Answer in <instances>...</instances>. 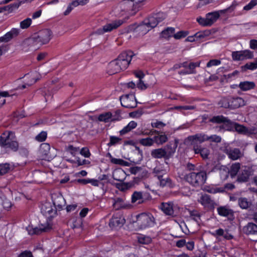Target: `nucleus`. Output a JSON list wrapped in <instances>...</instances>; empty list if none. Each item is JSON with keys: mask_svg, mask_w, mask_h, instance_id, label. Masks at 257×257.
Wrapping results in <instances>:
<instances>
[{"mask_svg": "<svg viewBox=\"0 0 257 257\" xmlns=\"http://www.w3.org/2000/svg\"><path fill=\"white\" fill-rule=\"evenodd\" d=\"M134 56L135 54L132 51L128 50L122 52L116 59L108 63L107 73L111 75L125 70L128 67Z\"/></svg>", "mask_w": 257, "mask_h": 257, "instance_id": "obj_1", "label": "nucleus"}, {"mask_svg": "<svg viewBox=\"0 0 257 257\" xmlns=\"http://www.w3.org/2000/svg\"><path fill=\"white\" fill-rule=\"evenodd\" d=\"M132 6L128 5L122 4L120 7V13L118 14L119 17H124L122 20H115L112 21L111 23L106 24L102 28L96 29L93 34L97 35H101L105 33L110 32L113 30L116 29L122 25L123 23L130 18V17L133 15L130 12Z\"/></svg>", "mask_w": 257, "mask_h": 257, "instance_id": "obj_2", "label": "nucleus"}, {"mask_svg": "<svg viewBox=\"0 0 257 257\" xmlns=\"http://www.w3.org/2000/svg\"><path fill=\"white\" fill-rule=\"evenodd\" d=\"M0 146L17 152L19 149V143L16 141L15 133L10 131H4L0 136Z\"/></svg>", "mask_w": 257, "mask_h": 257, "instance_id": "obj_3", "label": "nucleus"}, {"mask_svg": "<svg viewBox=\"0 0 257 257\" xmlns=\"http://www.w3.org/2000/svg\"><path fill=\"white\" fill-rule=\"evenodd\" d=\"M209 141L210 142L215 143H220L221 141V138L216 135H207L200 133L196 134L195 135L190 136L184 140L185 144H196L197 143H202L205 141Z\"/></svg>", "mask_w": 257, "mask_h": 257, "instance_id": "obj_4", "label": "nucleus"}, {"mask_svg": "<svg viewBox=\"0 0 257 257\" xmlns=\"http://www.w3.org/2000/svg\"><path fill=\"white\" fill-rule=\"evenodd\" d=\"M52 32L50 29H44L34 34L27 41L29 43H34L44 45L48 43L52 38Z\"/></svg>", "mask_w": 257, "mask_h": 257, "instance_id": "obj_5", "label": "nucleus"}, {"mask_svg": "<svg viewBox=\"0 0 257 257\" xmlns=\"http://www.w3.org/2000/svg\"><path fill=\"white\" fill-rule=\"evenodd\" d=\"M207 176L205 172L200 171L198 173L192 172L185 177L187 182L194 187H199L203 185L206 180Z\"/></svg>", "mask_w": 257, "mask_h": 257, "instance_id": "obj_6", "label": "nucleus"}, {"mask_svg": "<svg viewBox=\"0 0 257 257\" xmlns=\"http://www.w3.org/2000/svg\"><path fill=\"white\" fill-rule=\"evenodd\" d=\"M166 17V14L162 12L153 13L145 19L143 23L148 28L149 30L156 27L159 23L162 22Z\"/></svg>", "mask_w": 257, "mask_h": 257, "instance_id": "obj_7", "label": "nucleus"}, {"mask_svg": "<svg viewBox=\"0 0 257 257\" xmlns=\"http://www.w3.org/2000/svg\"><path fill=\"white\" fill-rule=\"evenodd\" d=\"M137 223L140 228L144 229L153 226L155 219L151 214L144 213L137 216Z\"/></svg>", "mask_w": 257, "mask_h": 257, "instance_id": "obj_8", "label": "nucleus"}, {"mask_svg": "<svg viewBox=\"0 0 257 257\" xmlns=\"http://www.w3.org/2000/svg\"><path fill=\"white\" fill-rule=\"evenodd\" d=\"M222 151L232 161L240 159L243 156V152L240 149L230 146V145L225 146Z\"/></svg>", "mask_w": 257, "mask_h": 257, "instance_id": "obj_9", "label": "nucleus"}, {"mask_svg": "<svg viewBox=\"0 0 257 257\" xmlns=\"http://www.w3.org/2000/svg\"><path fill=\"white\" fill-rule=\"evenodd\" d=\"M121 105L127 108H134L137 106L135 95L133 94H126L120 97Z\"/></svg>", "mask_w": 257, "mask_h": 257, "instance_id": "obj_10", "label": "nucleus"}, {"mask_svg": "<svg viewBox=\"0 0 257 257\" xmlns=\"http://www.w3.org/2000/svg\"><path fill=\"white\" fill-rule=\"evenodd\" d=\"M253 170L250 166H242L240 173L237 176V181L239 183L246 182L249 178L252 175Z\"/></svg>", "mask_w": 257, "mask_h": 257, "instance_id": "obj_11", "label": "nucleus"}, {"mask_svg": "<svg viewBox=\"0 0 257 257\" xmlns=\"http://www.w3.org/2000/svg\"><path fill=\"white\" fill-rule=\"evenodd\" d=\"M179 141L178 139H175L174 141H170L168 144L163 148L166 152L167 159H169L176 152L178 146Z\"/></svg>", "mask_w": 257, "mask_h": 257, "instance_id": "obj_12", "label": "nucleus"}, {"mask_svg": "<svg viewBox=\"0 0 257 257\" xmlns=\"http://www.w3.org/2000/svg\"><path fill=\"white\" fill-rule=\"evenodd\" d=\"M51 228V226L48 223H46L45 224H41L39 227H36L35 228L29 227L27 228V230L29 234L30 235L39 234L43 232L48 231Z\"/></svg>", "mask_w": 257, "mask_h": 257, "instance_id": "obj_13", "label": "nucleus"}, {"mask_svg": "<svg viewBox=\"0 0 257 257\" xmlns=\"http://www.w3.org/2000/svg\"><path fill=\"white\" fill-rule=\"evenodd\" d=\"M125 220L124 218L120 215L113 216L109 221V225L112 229H117L120 228L124 224Z\"/></svg>", "mask_w": 257, "mask_h": 257, "instance_id": "obj_14", "label": "nucleus"}, {"mask_svg": "<svg viewBox=\"0 0 257 257\" xmlns=\"http://www.w3.org/2000/svg\"><path fill=\"white\" fill-rule=\"evenodd\" d=\"M200 143H197L196 144H185L187 146H193V150L195 154H200L201 157L203 159H207L210 154V151L206 148H201L198 146Z\"/></svg>", "mask_w": 257, "mask_h": 257, "instance_id": "obj_15", "label": "nucleus"}, {"mask_svg": "<svg viewBox=\"0 0 257 257\" xmlns=\"http://www.w3.org/2000/svg\"><path fill=\"white\" fill-rule=\"evenodd\" d=\"M20 33V30L18 28H12L11 30L3 36L0 37V42H8L14 38L16 37Z\"/></svg>", "mask_w": 257, "mask_h": 257, "instance_id": "obj_16", "label": "nucleus"}, {"mask_svg": "<svg viewBox=\"0 0 257 257\" xmlns=\"http://www.w3.org/2000/svg\"><path fill=\"white\" fill-rule=\"evenodd\" d=\"M144 197L150 198L151 196L149 193L135 191L132 196V202L133 203L137 202L138 204L143 203L145 201Z\"/></svg>", "mask_w": 257, "mask_h": 257, "instance_id": "obj_17", "label": "nucleus"}, {"mask_svg": "<svg viewBox=\"0 0 257 257\" xmlns=\"http://www.w3.org/2000/svg\"><path fill=\"white\" fill-rule=\"evenodd\" d=\"M242 231L247 235H257V224L253 222H248L243 227Z\"/></svg>", "mask_w": 257, "mask_h": 257, "instance_id": "obj_18", "label": "nucleus"}, {"mask_svg": "<svg viewBox=\"0 0 257 257\" xmlns=\"http://www.w3.org/2000/svg\"><path fill=\"white\" fill-rule=\"evenodd\" d=\"M42 213L48 217H53L56 214V210L54 209L50 203H45L41 207Z\"/></svg>", "mask_w": 257, "mask_h": 257, "instance_id": "obj_19", "label": "nucleus"}, {"mask_svg": "<svg viewBox=\"0 0 257 257\" xmlns=\"http://www.w3.org/2000/svg\"><path fill=\"white\" fill-rule=\"evenodd\" d=\"M200 64V62H189L187 69L180 70V71L179 72V73L180 75L195 74L196 73L195 68L199 67Z\"/></svg>", "mask_w": 257, "mask_h": 257, "instance_id": "obj_20", "label": "nucleus"}, {"mask_svg": "<svg viewBox=\"0 0 257 257\" xmlns=\"http://www.w3.org/2000/svg\"><path fill=\"white\" fill-rule=\"evenodd\" d=\"M169 165L167 162H163L162 163H159L154 169V173L156 174H165L169 170Z\"/></svg>", "mask_w": 257, "mask_h": 257, "instance_id": "obj_21", "label": "nucleus"}, {"mask_svg": "<svg viewBox=\"0 0 257 257\" xmlns=\"http://www.w3.org/2000/svg\"><path fill=\"white\" fill-rule=\"evenodd\" d=\"M230 97V109H234L241 107L244 105L243 99L240 97Z\"/></svg>", "mask_w": 257, "mask_h": 257, "instance_id": "obj_22", "label": "nucleus"}, {"mask_svg": "<svg viewBox=\"0 0 257 257\" xmlns=\"http://www.w3.org/2000/svg\"><path fill=\"white\" fill-rule=\"evenodd\" d=\"M112 114L111 112H106L100 114L98 116V120L104 122H108L109 121H114L119 120V118H112Z\"/></svg>", "mask_w": 257, "mask_h": 257, "instance_id": "obj_23", "label": "nucleus"}, {"mask_svg": "<svg viewBox=\"0 0 257 257\" xmlns=\"http://www.w3.org/2000/svg\"><path fill=\"white\" fill-rule=\"evenodd\" d=\"M52 198L54 205L59 210L62 209L66 204L65 200L61 195H55Z\"/></svg>", "mask_w": 257, "mask_h": 257, "instance_id": "obj_24", "label": "nucleus"}, {"mask_svg": "<svg viewBox=\"0 0 257 257\" xmlns=\"http://www.w3.org/2000/svg\"><path fill=\"white\" fill-rule=\"evenodd\" d=\"M236 86H238L241 90L246 91L254 89L255 84L254 82L245 81L240 82L238 85H236Z\"/></svg>", "mask_w": 257, "mask_h": 257, "instance_id": "obj_25", "label": "nucleus"}, {"mask_svg": "<svg viewBox=\"0 0 257 257\" xmlns=\"http://www.w3.org/2000/svg\"><path fill=\"white\" fill-rule=\"evenodd\" d=\"M158 179L159 181L160 185L162 187H171V179L165 174H158L156 176Z\"/></svg>", "mask_w": 257, "mask_h": 257, "instance_id": "obj_26", "label": "nucleus"}, {"mask_svg": "<svg viewBox=\"0 0 257 257\" xmlns=\"http://www.w3.org/2000/svg\"><path fill=\"white\" fill-rule=\"evenodd\" d=\"M151 156L154 158L161 159L164 158L165 160H167L166 152L163 148L153 150L151 152Z\"/></svg>", "mask_w": 257, "mask_h": 257, "instance_id": "obj_27", "label": "nucleus"}, {"mask_svg": "<svg viewBox=\"0 0 257 257\" xmlns=\"http://www.w3.org/2000/svg\"><path fill=\"white\" fill-rule=\"evenodd\" d=\"M219 170L220 171V175L221 179L223 180H225L228 177L229 174V170L225 166H218L216 165L214 168V170Z\"/></svg>", "mask_w": 257, "mask_h": 257, "instance_id": "obj_28", "label": "nucleus"}, {"mask_svg": "<svg viewBox=\"0 0 257 257\" xmlns=\"http://www.w3.org/2000/svg\"><path fill=\"white\" fill-rule=\"evenodd\" d=\"M207 20L211 26L219 18L220 14L218 12H212L206 14Z\"/></svg>", "mask_w": 257, "mask_h": 257, "instance_id": "obj_29", "label": "nucleus"}, {"mask_svg": "<svg viewBox=\"0 0 257 257\" xmlns=\"http://www.w3.org/2000/svg\"><path fill=\"white\" fill-rule=\"evenodd\" d=\"M198 202L205 207L211 206L213 204L210 196L205 194L201 196L198 199Z\"/></svg>", "mask_w": 257, "mask_h": 257, "instance_id": "obj_30", "label": "nucleus"}, {"mask_svg": "<svg viewBox=\"0 0 257 257\" xmlns=\"http://www.w3.org/2000/svg\"><path fill=\"white\" fill-rule=\"evenodd\" d=\"M175 32V29L173 27H167L161 33L160 36L162 38L169 39L173 37Z\"/></svg>", "mask_w": 257, "mask_h": 257, "instance_id": "obj_31", "label": "nucleus"}, {"mask_svg": "<svg viewBox=\"0 0 257 257\" xmlns=\"http://www.w3.org/2000/svg\"><path fill=\"white\" fill-rule=\"evenodd\" d=\"M218 214L220 216L227 217L230 215H232L233 211L225 206H221L217 208Z\"/></svg>", "mask_w": 257, "mask_h": 257, "instance_id": "obj_32", "label": "nucleus"}, {"mask_svg": "<svg viewBox=\"0 0 257 257\" xmlns=\"http://www.w3.org/2000/svg\"><path fill=\"white\" fill-rule=\"evenodd\" d=\"M153 138L154 140V143H156L158 145H163L167 142L168 140L167 135L165 134L155 136Z\"/></svg>", "mask_w": 257, "mask_h": 257, "instance_id": "obj_33", "label": "nucleus"}, {"mask_svg": "<svg viewBox=\"0 0 257 257\" xmlns=\"http://www.w3.org/2000/svg\"><path fill=\"white\" fill-rule=\"evenodd\" d=\"M161 209L166 215H171L174 213L172 205L169 203H162Z\"/></svg>", "mask_w": 257, "mask_h": 257, "instance_id": "obj_34", "label": "nucleus"}, {"mask_svg": "<svg viewBox=\"0 0 257 257\" xmlns=\"http://www.w3.org/2000/svg\"><path fill=\"white\" fill-rule=\"evenodd\" d=\"M139 143L145 147H151L154 144V138L147 137L146 138L140 139L139 140Z\"/></svg>", "mask_w": 257, "mask_h": 257, "instance_id": "obj_35", "label": "nucleus"}, {"mask_svg": "<svg viewBox=\"0 0 257 257\" xmlns=\"http://www.w3.org/2000/svg\"><path fill=\"white\" fill-rule=\"evenodd\" d=\"M113 206L116 210H118L124 206V200L122 198L115 197L112 198Z\"/></svg>", "mask_w": 257, "mask_h": 257, "instance_id": "obj_36", "label": "nucleus"}, {"mask_svg": "<svg viewBox=\"0 0 257 257\" xmlns=\"http://www.w3.org/2000/svg\"><path fill=\"white\" fill-rule=\"evenodd\" d=\"M79 147H74L73 145L70 144L65 147L66 151L74 157L79 154Z\"/></svg>", "mask_w": 257, "mask_h": 257, "instance_id": "obj_37", "label": "nucleus"}, {"mask_svg": "<svg viewBox=\"0 0 257 257\" xmlns=\"http://www.w3.org/2000/svg\"><path fill=\"white\" fill-rule=\"evenodd\" d=\"M235 122L231 121L227 117L222 125V127L228 131H233Z\"/></svg>", "mask_w": 257, "mask_h": 257, "instance_id": "obj_38", "label": "nucleus"}, {"mask_svg": "<svg viewBox=\"0 0 257 257\" xmlns=\"http://www.w3.org/2000/svg\"><path fill=\"white\" fill-rule=\"evenodd\" d=\"M238 203L240 207L242 209H247L251 205V203L248 201L247 198L243 197H241L238 199Z\"/></svg>", "mask_w": 257, "mask_h": 257, "instance_id": "obj_39", "label": "nucleus"}, {"mask_svg": "<svg viewBox=\"0 0 257 257\" xmlns=\"http://www.w3.org/2000/svg\"><path fill=\"white\" fill-rule=\"evenodd\" d=\"M240 168V165L239 163H235L232 165L229 170V174L231 178H234L236 175Z\"/></svg>", "mask_w": 257, "mask_h": 257, "instance_id": "obj_40", "label": "nucleus"}, {"mask_svg": "<svg viewBox=\"0 0 257 257\" xmlns=\"http://www.w3.org/2000/svg\"><path fill=\"white\" fill-rule=\"evenodd\" d=\"M218 105L221 107L230 109L229 96L222 97L218 102Z\"/></svg>", "mask_w": 257, "mask_h": 257, "instance_id": "obj_41", "label": "nucleus"}, {"mask_svg": "<svg viewBox=\"0 0 257 257\" xmlns=\"http://www.w3.org/2000/svg\"><path fill=\"white\" fill-rule=\"evenodd\" d=\"M233 131H235L240 134H245L247 133L248 129L246 126L235 122L233 127Z\"/></svg>", "mask_w": 257, "mask_h": 257, "instance_id": "obj_42", "label": "nucleus"}, {"mask_svg": "<svg viewBox=\"0 0 257 257\" xmlns=\"http://www.w3.org/2000/svg\"><path fill=\"white\" fill-rule=\"evenodd\" d=\"M227 117L222 115L214 116L210 119V121L214 123H223Z\"/></svg>", "mask_w": 257, "mask_h": 257, "instance_id": "obj_43", "label": "nucleus"}, {"mask_svg": "<svg viewBox=\"0 0 257 257\" xmlns=\"http://www.w3.org/2000/svg\"><path fill=\"white\" fill-rule=\"evenodd\" d=\"M241 68L242 71H245L247 70H254L257 69V62L247 63L242 66Z\"/></svg>", "mask_w": 257, "mask_h": 257, "instance_id": "obj_44", "label": "nucleus"}, {"mask_svg": "<svg viewBox=\"0 0 257 257\" xmlns=\"http://www.w3.org/2000/svg\"><path fill=\"white\" fill-rule=\"evenodd\" d=\"M210 32L209 31H199L194 34L196 40H200L210 35Z\"/></svg>", "mask_w": 257, "mask_h": 257, "instance_id": "obj_45", "label": "nucleus"}, {"mask_svg": "<svg viewBox=\"0 0 257 257\" xmlns=\"http://www.w3.org/2000/svg\"><path fill=\"white\" fill-rule=\"evenodd\" d=\"M10 164L8 163L0 164V176L7 173L11 169Z\"/></svg>", "mask_w": 257, "mask_h": 257, "instance_id": "obj_46", "label": "nucleus"}, {"mask_svg": "<svg viewBox=\"0 0 257 257\" xmlns=\"http://www.w3.org/2000/svg\"><path fill=\"white\" fill-rule=\"evenodd\" d=\"M189 34L188 31H180L176 33H174L173 37L176 40H179L185 38Z\"/></svg>", "mask_w": 257, "mask_h": 257, "instance_id": "obj_47", "label": "nucleus"}, {"mask_svg": "<svg viewBox=\"0 0 257 257\" xmlns=\"http://www.w3.org/2000/svg\"><path fill=\"white\" fill-rule=\"evenodd\" d=\"M242 51H234L232 53V58L234 61L243 60V55Z\"/></svg>", "mask_w": 257, "mask_h": 257, "instance_id": "obj_48", "label": "nucleus"}, {"mask_svg": "<svg viewBox=\"0 0 257 257\" xmlns=\"http://www.w3.org/2000/svg\"><path fill=\"white\" fill-rule=\"evenodd\" d=\"M47 138V133L46 131H42L35 137V140L39 142H44Z\"/></svg>", "mask_w": 257, "mask_h": 257, "instance_id": "obj_49", "label": "nucleus"}, {"mask_svg": "<svg viewBox=\"0 0 257 257\" xmlns=\"http://www.w3.org/2000/svg\"><path fill=\"white\" fill-rule=\"evenodd\" d=\"M196 21L200 26L202 27H210L206 16L205 18L202 17L201 16L197 17L196 19Z\"/></svg>", "mask_w": 257, "mask_h": 257, "instance_id": "obj_50", "label": "nucleus"}, {"mask_svg": "<svg viewBox=\"0 0 257 257\" xmlns=\"http://www.w3.org/2000/svg\"><path fill=\"white\" fill-rule=\"evenodd\" d=\"M121 139L114 136H110L109 142L108 144L109 146H115L117 144H120Z\"/></svg>", "mask_w": 257, "mask_h": 257, "instance_id": "obj_51", "label": "nucleus"}, {"mask_svg": "<svg viewBox=\"0 0 257 257\" xmlns=\"http://www.w3.org/2000/svg\"><path fill=\"white\" fill-rule=\"evenodd\" d=\"M31 24V19L28 18L20 22V28L22 29H26L30 26Z\"/></svg>", "mask_w": 257, "mask_h": 257, "instance_id": "obj_52", "label": "nucleus"}, {"mask_svg": "<svg viewBox=\"0 0 257 257\" xmlns=\"http://www.w3.org/2000/svg\"><path fill=\"white\" fill-rule=\"evenodd\" d=\"M151 124L152 127L159 129L163 128L166 125V123L158 120H156L155 121H152Z\"/></svg>", "mask_w": 257, "mask_h": 257, "instance_id": "obj_53", "label": "nucleus"}, {"mask_svg": "<svg viewBox=\"0 0 257 257\" xmlns=\"http://www.w3.org/2000/svg\"><path fill=\"white\" fill-rule=\"evenodd\" d=\"M79 154L84 158H89L91 155L90 151L87 147H83L81 149H79Z\"/></svg>", "mask_w": 257, "mask_h": 257, "instance_id": "obj_54", "label": "nucleus"}, {"mask_svg": "<svg viewBox=\"0 0 257 257\" xmlns=\"http://www.w3.org/2000/svg\"><path fill=\"white\" fill-rule=\"evenodd\" d=\"M189 214L191 217H192L196 222H199L200 220V214L197 210H192L189 211Z\"/></svg>", "mask_w": 257, "mask_h": 257, "instance_id": "obj_55", "label": "nucleus"}, {"mask_svg": "<svg viewBox=\"0 0 257 257\" xmlns=\"http://www.w3.org/2000/svg\"><path fill=\"white\" fill-rule=\"evenodd\" d=\"M40 150L45 155H47L50 150V145L48 143H42L40 145Z\"/></svg>", "mask_w": 257, "mask_h": 257, "instance_id": "obj_56", "label": "nucleus"}, {"mask_svg": "<svg viewBox=\"0 0 257 257\" xmlns=\"http://www.w3.org/2000/svg\"><path fill=\"white\" fill-rule=\"evenodd\" d=\"M133 185V183L132 182L123 183L121 184H118L117 188L121 191H124L131 188Z\"/></svg>", "mask_w": 257, "mask_h": 257, "instance_id": "obj_57", "label": "nucleus"}, {"mask_svg": "<svg viewBox=\"0 0 257 257\" xmlns=\"http://www.w3.org/2000/svg\"><path fill=\"white\" fill-rule=\"evenodd\" d=\"M257 5V0H251L249 3L245 5L243 9L245 11L251 10L254 7Z\"/></svg>", "mask_w": 257, "mask_h": 257, "instance_id": "obj_58", "label": "nucleus"}, {"mask_svg": "<svg viewBox=\"0 0 257 257\" xmlns=\"http://www.w3.org/2000/svg\"><path fill=\"white\" fill-rule=\"evenodd\" d=\"M138 238L139 242L142 244H147L151 241V238L150 237L145 236L143 235L138 236Z\"/></svg>", "mask_w": 257, "mask_h": 257, "instance_id": "obj_59", "label": "nucleus"}, {"mask_svg": "<svg viewBox=\"0 0 257 257\" xmlns=\"http://www.w3.org/2000/svg\"><path fill=\"white\" fill-rule=\"evenodd\" d=\"M221 64V61L218 59H212L209 60L206 65L207 67H210L213 66H218Z\"/></svg>", "mask_w": 257, "mask_h": 257, "instance_id": "obj_60", "label": "nucleus"}, {"mask_svg": "<svg viewBox=\"0 0 257 257\" xmlns=\"http://www.w3.org/2000/svg\"><path fill=\"white\" fill-rule=\"evenodd\" d=\"M195 107L193 105H179L176 106L175 109L177 110H193Z\"/></svg>", "mask_w": 257, "mask_h": 257, "instance_id": "obj_61", "label": "nucleus"}, {"mask_svg": "<svg viewBox=\"0 0 257 257\" xmlns=\"http://www.w3.org/2000/svg\"><path fill=\"white\" fill-rule=\"evenodd\" d=\"M143 113V111L142 109H138L137 110L131 112L130 113V115L131 117L135 118L140 117Z\"/></svg>", "mask_w": 257, "mask_h": 257, "instance_id": "obj_62", "label": "nucleus"}, {"mask_svg": "<svg viewBox=\"0 0 257 257\" xmlns=\"http://www.w3.org/2000/svg\"><path fill=\"white\" fill-rule=\"evenodd\" d=\"M187 168L189 171L195 170H200L201 169L200 165L197 166L190 163H188V164H187Z\"/></svg>", "mask_w": 257, "mask_h": 257, "instance_id": "obj_63", "label": "nucleus"}, {"mask_svg": "<svg viewBox=\"0 0 257 257\" xmlns=\"http://www.w3.org/2000/svg\"><path fill=\"white\" fill-rule=\"evenodd\" d=\"M142 170V167H138V166H135L131 167L130 168V171L132 174H137L140 173Z\"/></svg>", "mask_w": 257, "mask_h": 257, "instance_id": "obj_64", "label": "nucleus"}]
</instances>
